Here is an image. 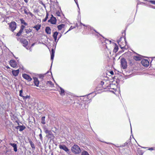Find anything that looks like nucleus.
I'll return each instance as SVG.
<instances>
[{
	"label": "nucleus",
	"mask_w": 155,
	"mask_h": 155,
	"mask_svg": "<svg viewBox=\"0 0 155 155\" xmlns=\"http://www.w3.org/2000/svg\"><path fill=\"white\" fill-rule=\"evenodd\" d=\"M72 152L75 154H78L81 152V149L77 145H74L71 147Z\"/></svg>",
	"instance_id": "1"
},
{
	"label": "nucleus",
	"mask_w": 155,
	"mask_h": 155,
	"mask_svg": "<svg viewBox=\"0 0 155 155\" xmlns=\"http://www.w3.org/2000/svg\"><path fill=\"white\" fill-rule=\"evenodd\" d=\"M16 23L15 21H12L9 24V29L12 32L16 29Z\"/></svg>",
	"instance_id": "2"
},
{
	"label": "nucleus",
	"mask_w": 155,
	"mask_h": 155,
	"mask_svg": "<svg viewBox=\"0 0 155 155\" xmlns=\"http://www.w3.org/2000/svg\"><path fill=\"white\" fill-rule=\"evenodd\" d=\"M120 62L122 67L124 69L126 68L127 67V62L126 59L124 58L121 59Z\"/></svg>",
	"instance_id": "3"
},
{
	"label": "nucleus",
	"mask_w": 155,
	"mask_h": 155,
	"mask_svg": "<svg viewBox=\"0 0 155 155\" xmlns=\"http://www.w3.org/2000/svg\"><path fill=\"white\" fill-rule=\"evenodd\" d=\"M32 31L31 29H25L23 32V34L24 35H27L28 37L29 36H30L29 34Z\"/></svg>",
	"instance_id": "4"
},
{
	"label": "nucleus",
	"mask_w": 155,
	"mask_h": 155,
	"mask_svg": "<svg viewBox=\"0 0 155 155\" xmlns=\"http://www.w3.org/2000/svg\"><path fill=\"white\" fill-rule=\"evenodd\" d=\"M25 28V27L22 25L21 27V28L19 31L17 33L16 35V36H20L22 34V33L23 34V32L24 30V28Z\"/></svg>",
	"instance_id": "5"
},
{
	"label": "nucleus",
	"mask_w": 155,
	"mask_h": 155,
	"mask_svg": "<svg viewBox=\"0 0 155 155\" xmlns=\"http://www.w3.org/2000/svg\"><path fill=\"white\" fill-rule=\"evenodd\" d=\"M141 63L143 65L147 67L149 65V62L147 59H143L141 61Z\"/></svg>",
	"instance_id": "6"
},
{
	"label": "nucleus",
	"mask_w": 155,
	"mask_h": 155,
	"mask_svg": "<svg viewBox=\"0 0 155 155\" xmlns=\"http://www.w3.org/2000/svg\"><path fill=\"white\" fill-rule=\"evenodd\" d=\"M48 21L51 22L52 24H55L56 22V19L54 17L53 15H52V17L50 19L48 20Z\"/></svg>",
	"instance_id": "7"
},
{
	"label": "nucleus",
	"mask_w": 155,
	"mask_h": 155,
	"mask_svg": "<svg viewBox=\"0 0 155 155\" xmlns=\"http://www.w3.org/2000/svg\"><path fill=\"white\" fill-rule=\"evenodd\" d=\"M59 147L60 149L63 150L68 153L69 152V150L65 145L60 144Z\"/></svg>",
	"instance_id": "8"
},
{
	"label": "nucleus",
	"mask_w": 155,
	"mask_h": 155,
	"mask_svg": "<svg viewBox=\"0 0 155 155\" xmlns=\"http://www.w3.org/2000/svg\"><path fill=\"white\" fill-rule=\"evenodd\" d=\"M22 77L28 81H31L32 80V78L29 75L26 74H22Z\"/></svg>",
	"instance_id": "9"
},
{
	"label": "nucleus",
	"mask_w": 155,
	"mask_h": 155,
	"mask_svg": "<svg viewBox=\"0 0 155 155\" xmlns=\"http://www.w3.org/2000/svg\"><path fill=\"white\" fill-rule=\"evenodd\" d=\"M21 42L23 45L27 49L28 48L26 46L28 44V41L26 40V39H21Z\"/></svg>",
	"instance_id": "10"
},
{
	"label": "nucleus",
	"mask_w": 155,
	"mask_h": 155,
	"mask_svg": "<svg viewBox=\"0 0 155 155\" xmlns=\"http://www.w3.org/2000/svg\"><path fill=\"white\" fill-rule=\"evenodd\" d=\"M10 65L13 68H15L17 66L16 62L13 60H11L10 62Z\"/></svg>",
	"instance_id": "11"
},
{
	"label": "nucleus",
	"mask_w": 155,
	"mask_h": 155,
	"mask_svg": "<svg viewBox=\"0 0 155 155\" xmlns=\"http://www.w3.org/2000/svg\"><path fill=\"white\" fill-rule=\"evenodd\" d=\"M137 55L134 56L133 57V58L136 61H140L141 60L142 58V56L139 55L138 54H137Z\"/></svg>",
	"instance_id": "12"
},
{
	"label": "nucleus",
	"mask_w": 155,
	"mask_h": 155,
	"mask_svg": "<svg viewBox=\"0 0 155 155\" xmlns=\"http://www.w3.org/2000/svg\"><path fill=\"white\" fill-rule=\"evenodd\" d=\"M16 128L20 131H22L25 128V127L23 125L19 126L16 127Z\"/></svg>",
	"instance_id": "13"
},
{
	"label": "nucleus",
	"mask_w": 155,
	"mask_h": 155,
	"mask_svg": "<svg viewBox=\"0 0 155 155\" xmlns=\"http://www.w3.org/2000/svg\"><path fill=\"white\" fill-rule=\"evenodd\" d=\"M125 40L126 39H124V42L123 43V44L122 45L124 46H123V47H122V45H120V44H121L120 43L121 42L119 40V41H118V43L119 44V45H120V48H124V46H125V45L127 44V42Z\"/></svg>",
	"instance_id": "14"
},
{
	"label": "nucleus",
	"mask_w": 155,
	"mask_h": 155,
	"mask_svg": "<svg viewBox=\"0 0 155 155\" xmlns=\"http://www.w3.org/2000/svg\"><path fill=\"white\" fill-rule=\"evenodd\" d=\"M33 79L35 85L37 87H38L39 82L38 80V78L36 77H35L33 78Z\"/></svg>",
	"instance_id": "15"
},
{
	"label": "nucleus",
	"mask_w": 155,
	"mask_h": 155,
	"mask_svg": "<svg viewBox=\"0 0 155 155\" xmlns=\"http://www.w3.org/2000/svg\"><path fill=\"white\" fill-rule=\"evenodd\" d=\"M54 51L53 49H52L51 51V59L52 61V63L53 60L54 59Z\"/></svg>",
	"instance_id": "16"
},
{
	"label": "nucleus",
	"mask_w": 155,
	"mask_h": 155,
	"mask_svg": "<svg viewBox=\"0 0 155 155\" xmlns=\"http://www.w3.org/2000/svg\"><path fill=\"white\" fill-rule=\"evenodd\" d=\"M19 72V70L18 69L16 70L13 71H12V73L13 75L15 76H17Z\"/></svg>",
	"instance_id": "17"
},
{
	"label": "nucleus",
	"mask_w": 155,
	"mask_h": 155,
	"mask_svg": "<svg viewBox=\"0 0 155 155\" xmlns=\"http://www.w3.org/2000/svg\"><path fill=\"white\" fill-rule=\"evenodd\" d=\"M46 32L48 34H50L51 31V29L49 27H47L45 29Z\"/></svg>",
	"instance_id": "18"
},
{
	"label": "nucleus",
	"mask_w": 155,
	"mask_h": 155,
	"mask_svg": "<svg viewBox=\"0 0 155 155\" xmlns=\"http://www.w3.org/2000/svg\"><path fill=\"white\" fill-rule=\"evenodd\" d=\"M65 26V25L63 24H62L61 25H60L58 26V28L59 30H61L62 28H63L64 26Z\"/></svg>",
	"instance_id": "19"
},
{
	"label": "nucleus",
	"mask_w": 155,
	"mask_h": 155,
	"mask_svg": "<svg viewBox=\"0 0 155 155\" xmlns=\"http://www.w3.org/2000/svg\"><path fill=\"white\" fill-rule=\"evenodd\" d=\"M41 26L39 25H37L34 26H33V28H34L37 31H38L40 28Z\"/></svg>",
	"instance_id": "20"
},
{
	"label": "nucleus",
	"mask_w": 155,
	"mask_h": 155,
	"mask_svg": "<svg viewBox=\"0 0 155 155\" xmlns=\"http://www.w3.org/2000/svg\"><path fill=\"white\" fill-rule=\"evenodd\" d=\"M118 49V46L116 44H115L113 50V51L116 53Z\"/></svg>",
	"instance_id": "21"
},
{
	"label": "nucleus",
	"mask_w": 155,
	"mask_h": 155,
	"mask_svg": "<svg viewBox=\"0 0 155 155\" xmlns=\"http://www.w3.org/2000/svg\"><path fill=\"white\" fill-rule=\"evenodd\" d=\"M29 143H30L32 148V149H35V145L33 142H32V141L31 140H29Z\"/></svg>",
	"instance_id": "22"
},
{
	"label": "nucleus",
	"mask_w": 155,
	"mask_h": 155,
	"mask_svg": "<svg viewBox=\"0 0 155 155\" xmlns=\"http://www.w3.org/2000/svg\"><path fill=\"white\" fill-rule=\"evenodd\" d=\"M60 94L62 95H64V90L61 87H60Z\"/></svg>",
	"instance_id": "23"
},
{
	"label": "nucleus",
	"mask_w": 155,
	"mask_h": 155,
	"mask_svg": "<svg viewBox=\"0 0 155 155\" xmlns=\"http://www.w3.org/2000/svg\"><path fill=\"white\" fill-rule=\"evenodd\" d=\"M58 33L56 31L54 33L53 35V37L54 38V39H57V36L58 35Z\"/></svg>",
	"instance_id": "24"
},
{
	"label": "nucleus",
	"mask_w": 155,
	"mask_h": 155,
	"mask_svg": "<svg viewBox=\"0 0 155 155\" xmlns=\"http://www.w3.org/2000/svg\"><path fill=\"white\" fill-rule=\"evenodd\" d=\"M45 117L44 116L42 117L41 119V123L43 124H45Z\"/></svg>",
	"instance_id": "25"
},
{
	"label": "nucleus",
	"mask_w": 155,
	"mask_h": 155,
	"mask_svg": "<svg viewBox=\"0 0 155 155\" xmlns=\"http://www.w3.org/2000/svg\"><path fill=\"white\" fill-rule=\"evenodd\" d=\"M122 36H121L120 38V39H122V38H124V39H125V30L124 31V32H122Z\"/></svg>",
	"instance_id": "26"
},
{
	"label": "nucleus",
	"mask_w": 155,
	"mask_h": 155,
	"mask_svg": "<svg viewBox=\"0 0 155 155\" xmlns=\"http://www.w3.org/2000/svg\"><path fill=\"white\" fill-rule=\"evenodd\" d=\"M81 155H89V154L87 151H84L82 152Z\"/></svg>",
	"instance_id": "27"
},
{
	"label": "nucleus",
	"mask_w": 155,
	"mask_h": 155,
	"mask_svg": "<svg viewBox=\"0 0 155 155\" xmlns=\"http://www.w3.org/2000/svg\"><path fill=\"white\" fill-rule=\"evenodd\" d=\"M24 11L25 13L26 14L28 15V13L27 12V8L26 7H24Z\"/></svg>",
	"instance_id": "28"
},
{
	"label": "nucleus",
	"mask_w": 155,
	"mask_h": 155,
	"mask_svg": "<svg viewBox=\"0 0 155 155\" xmlns=\"http://www.w3.org/2000/svg\"><path fill=\"white\" fill-rule=\"evenodd\" d=\"M48 13H47L46 14V16L45 18L43 19V21H47V19H48Z\"/></svg>",
	"instance_id": "29"
},
{
	"label": "nucleus",
	"mask_w": 155,
	"mask_h": 155,
	"mask_svg": "<svg viewBox=\"0 0 155 155\" xmlns=\"http://www.w3.org/2000/svg\"><path fill=\"white\" fill-rule=\"evenodd\" d=\"M52 135V132H51V131H50L48 134V135H47V136L48 137L49 136V138L50 137H51V135Z\"/></svg>",
	"instance_id": "30"
},
{
	"label": "nucleus",
	"mask_w": 155,
	"mask_h": 155,
	"mask_svg": "<svg viewBox=\"0 0 155 155\" xmlns=\"http://www.w3.org/2000/svg\"><path fill=\"white\" fill-rule=\"evenodd\" d=\"M10 145L12 146L14 148V147H16L17 145L16 144L11 143H10Z\"/></svg>",
	"instance_id": "31"
},
{
	"label": "nucleus",
	"mask_w": 155,
	"mask_h": 155,
	"mask_svg": "<svg viewBox=\"0 0 155 155\" xmlns=\"http://www.w3.org/2000/svg\"><path fill=\"white\" fill-rule=\"evenodd\" d=\"M75 28V27H73L72 26H71V27L65 33V34H66L67 32H68V31L71 30Z\"/></svg>",
	"instance_id": "32"
},
{
	"label": "nucleus",
	"mask_w": 155,
	"mask_h": 155,
	"mask_svg": "<svg viewBox=\"0 0 155 155\" xmlns=\"http://www.w3.org/2000/svg\"><path fill=\"white\" fill-rule=\"evenodd\" d=\"M21 23L22 24H24L25 25H28V24L27 23H26V22H25V21L23 20H21Z\"/></svg>",
	"instance_id": "33"
},
{
	"label": "nucleus",
	"mask_w": 155,
	"mask_h": 155,
	"mask_svg": "<svg viewBox=\"0 0 155 155\" xmlns=\"http://www.w3.org/2000/svg\"><path fill=\"white\" fill-rule=\"evenodd\" d=\"M22 97H23L24 99L26 100L28 98H29L30 97V96L28 95L25 96H23Z\"/></svg>",
	"instance_id": "34"
},
{
	"label": "nucleus",
	"mask_w": 155,
	"mask_h": 155,
	"mask_svg": "<svg viewBox=\"0 0 155 155\" xmlns=\"http://www.w3.org/2000/svg\"><path fill=\"white\" fill-rule=\"evenodd\" d=\"M45 132L47 134L50 131V130H48L47 129H45Z\"/></svg>",
	"instance_id": "35"
},
{
	"label": "nucleus",
	"mask_w": 155,
	"mask_h": 155,
	"mask_svg": "<svg viewBox=\"0 0 155 155\" xmlns=\"http://www.w3.org/2000/svg\"><path fill=\"white\" fill-rule=\"evenodd\" d=\"M47 84H49L51 86L52 85H53V84H52V83L51 81H48L47 82Z\"/></svg>",
	"instance_id": "36"
},
{
	"label": "nucleus",
	"mask_w": 155,
	"mask_h": 155,
	"mask_svg": "<svg viewBox=\"0 0 155 155\" xmlns=\"http://www.w3.org/2000/svg\"><path fill=\"white\" fill-rule=\"evenodd\" d=\"M22 90H21L19 91V96L21 97H23V96L22 95Z\"/></svg>",
	"instance_id": "37"
},
{
	"label": "nucleus",
	"mask_w": 155,
	"mask_h": 155,
	"mask_svg": "<svg viewBox=\"0 0 155 155\" xmlns=\"http://www.w3.org/2000/svg\"><path fill=\"white\" fill-rule=\"evenodd\" d=\"M81 24L82 25H83V26H86L88 28H89L90 27L89 25H85L83 24V23H81Z\"/></svg>",
	"instance_id": "38"
},
{
	"label": "nucleus",
	"mask_w": 155,
	"mask_h": 155,
	"mask_svg": "<svg viewBox=\"0 0 155 155\" xmlns=\"http://www.w3.org/2000/svg\"><path fill=\"white\" fill-rule=\"evenodd\" d=\"M14 150L15 152L17 151V146H16V147H14Z\"/></svg>",
	"instance_id": "39"
},
{
	"label": "nucleus",
	"mask_w": 155,
	"mask_h": 155,
	"mask_svg": "<svg viewBox=\"0 0 155 155\" xmlns=\"http://www.w3.org/2000/svg\"><path fill=\"white\" fill-rule=\"evenodd\" d=\"M61 33H59L58 35V39H59L60 38H61Z\"/></svg>",
	"instance_id": "40"
},
{
	"label": "nucleus",
	"mask_w": 155,
	"mask_h": 155,
	"mask_svg": "<svg viewBox=\"0 0 155 155\" xmlns=\"http://www.w3.org/2000/svg\"><path fill=\"white\" fill-rule=\"evenodd\" d=\"M149 2L153 4H155V1L150 0Z\"/></svg>",
	"instance_id": "41"
},
{
	"label": "nucleus",
	"mask_w": 155,
	"mask_h": 155,
	"mask_svg": "<svg viewBox=\"0 0 155 155\" xmlns=\"http://www.w3.org/2000/svg\"><path fill=\"white\" fill-rule=\"evenodd\" d=\"M39 137H40V139L41 140H42V134H40L39 135Z\"/></svg>",
	"instance_id": "42"
},
{
	"label": "nucleus",
	"mask_w": 155,
	"mask_h": 155,
	"mask_svg": "<svg viewBox=\"0 0 155 155\" xmlns=\"http://www.w3.org/2000/svg\"><path fill=\"white\" fill-rule=\"evenodd\" d=\"M74 1H75V2H76V4H77V6L78 7V8H79V10H80V9H79V5H78V2H76V1L75 0H74Z\"/></svg>",
	"instance_id": "43"
},
{
	"label": "nucleus",
	"mask_w": 155,
	"mask_h": 155,
	"mask_svg": "<svg viewBox=\"0 0 155 155\" xmlns=\"http://www.w3.org/2000/svg\"><path fill=\"white\" fill-rule=\"evenodd\" d=\"M56 14L58 16H60V13L59 12H57L56 13Z\"/></svg>",
	"instance_id": "44"
},
{
	"label": "nucleus",
	"mask_w": 155,
	"mask_h": 155,
	"mask_svg": "<svg viewBox=\"0 0 155 155\" xmlns=\"http://www.w3.org/2000/svg\"><path fill=\"white\" fill-rule=\"evenodd\" d=\"M110 73L111 74H112V75L114 74V72L112 71H110Z\"/></svg>",
	"instance_id": "45"
},
{
	"label": "nucleus",
	"mask_w": 155,
	"mask_h": 155,
	"mask_svg": "<svg viewBox=\"0 0 155 155\" xmlns=\"http://www.w3.org/2000/svg\"><path fill=\"white\" fill-rule=\"evenodd\" d=\"M28 0H24V1L25 3H27L28 2Z\"/></svg>",
	"instance_id": "46"
},
{
	"label": "nucleus",
	"mask_w": 155,
	"mask_h": 155,
	"mask_svg": "<svg viewBox=\"0 0 155 155\" xmlns=\"http://www.w3.org/2000/svg\"><path fill=\"white\" fill-rule=\"evenodd\" d=\"M151 7L153 8H154V9H155V6H151Z\"/></svg>",
	"instance_id": "47"
},
{
	"label": "nucleus",
	"mask_w": 155,
	"mask_h": 155,
	"mask_svg": "<svg viewBox=\"0 0 155 155\" xmlns=\"http://www.w3.org/2000/svg\"><path fill=\"white\" fill-rule=\"evenodd\" d=\"M149 150H153V149L152 148H151L149 149Z\"/></svg>",
	"instance_id": "48"
},
{
	"label": "nucleus",
	"mask_w": 155,
	"mask_h": 155,
	"mask_svg": "<svg viewBox=\"0 0 155 155\" xmlns=\"http://www.w3.org/2000/svg\"><path fill=\"white\" fill-rule=\"evenodd\" d=\"M54 40H55V41H56L57 40V41H58V39H54Z\"/></svg>",
	"instance_id": "49"
},
{
	"label": "nucleus",
	"mask_w": 155,
	"mask_h": 155,
	"mask_svg": "<svg viewBox=\"0 0 155 155\" xmlns=\"http://www.w3.org/2000/svg\"><path fill=\"white\" fill-rule=\"evenodd\" d=\"M102 37H103V38H104V39H106V38H104V37H103V36H102Z\"/></svg>",
	"instance_id": "50"
},
{
	"label": "nucleus",
	"mask_w": 155,
	"mask_h": 155,
	"mask_svg": "<svg viewBox=\"0 0 155 155\" xmlns=\"http://www.w3.org/2000/svg\"><path fill=\"white\" fill-rule=\"evenodd\" d=\"M34 45V44H32V46H33V45Z\"/></svg>",
	"instance_id": "51"
},
{
	"label": "nucleus",
	"mask_w": 155,
	"mask_h": 155,
	"mask_svg": "<svg viewBox=\"0 0 155 155\" xmlns=\"http://www.w3.org/2000/svg\"><path fill=\"white\" fill-rule=\"evenodd\" d=\"M42 44H44L43 43V42H42Z\"/></svg>",
	"instance_id": "52"
}]
</instances>
